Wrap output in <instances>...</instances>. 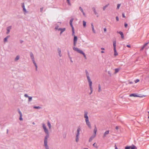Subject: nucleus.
<instances>
[{"label":"nucleus","mask_w":149,"mask_h":149,"mask_svg":"<svg viewBox=\"0 0 149 149\" xmlns=\"http://www.w3.org/2000/svg\"><path fill=\"white\" fill-rule=\"evenodd\" d=\"M84 118H85V120H88V112L86 111H84Z\"/></svg>","instance_id":"nucleus-6"},{"label":"nucleus","mask_w":149,"mask_h":149,"mask_svg":"<svg viewBox=\"0 0 149 149\" xmlns=\"http://www.w3.org/2000/svg\"><path fill=\"white\" fill-rule=\"evenodd\" d=\"M65 30V28H60L58 29V31H61L60 34L61 35L64 31Z\"/></svg>","instance_id":"nucleus-10"},{"label":"nucleus","mask_w":149,"mask_h":149,"mask_svg":"<svg viewBox=\"0 0 149 149\" xmlns=\"http://www.w3.org/2000/svg\"><path fill=\"white\" fill-rule=\"evenodd\" d=\"M86 125L88 126L89 128L91 129V123L89 121V120H85Z\"/></svg>","instance_id":"nucleus-9"},{"label":"nucleus","mask_w":149,"mask_h":149,"mask_svg":"<svg viewBox=\"0 0 149 149\" xmlns=\"http://www.w3.org/2000/svg\"><path fill=\"white\" fill-rule=\"evenodd\" d=\"M22 7L23 8H25V6L24 3H23L22 5Z\"/></svg>","instance_id":"nucleus-54"},{"label":"nucleus","mask_w":149,"mask_h":149,"mask_svg":"<svg viewBox=\"0 0 149 149\" xmlns=\"http://www.w3.org/2000/svg\"><path fill=\"white\" fill-rule=\"evenodd\" d=\"M113 49L114 51V55L115 56H116L118 55V53L117 52L116 49V41H114L113 42Z\"/></svg>","instance_id":"nucleus-4"},{"label":"nucleus","mask_w":149,"mask_h":149,"mask_svg":"<svg viewBox=\"0 0 149 149\" xmlns=\"http://www.w3.org/2000/svg\"><path fill=\"white\" fill-rule=\"evenodd\" d=\"M101 52L102 53H103L104 52L103 51H102Z\"/></svg>","instance_id":"nucleus-63"},{"label":"nucleus","mask_w":149,"mask_h":149,"mask_svg":"<svg viewBox=\"0 0 149 149\" xmlns=\"http://www.w3.org/2000/svg\"><path fill=\"white\" fill-rule=\"evenodd\" d=\"M115 128L116 130H118V126H116Z\"/></svg>","instance_id":"nucleus-56"},{"label":"nucleus","mask_w":149,"mask_h":149,"mask_svg":"<svg viewBox=\"0 0 149 149\" xmlns=\"http://www.w3.org/2000/svg\"><path fill=\"white\" fill-rule=\"evenodd\" d=\"M77 36H74V40L73 41L77 42Z\"/></svg>","instance_id":"nucleus-24"},{"label":"nucleus","mask_w":149,"mask_h":149,"mask_svg":"<svg viewBox=\"0 0 149 149\" xmlns=\"http://www.w3.org/2000/svg\"><path fill=\"white\" fill-rule=\"evenodd\" d=\"M117 33L120 34L121 35V38L122 39H123L124 38V36L123 35V33L122 31H117Z\"/></svg>","instance_id":"nucleus-13"},{"label":"nucleus","mask_w":149,"mask_h":149,"mask_svg":"<svg viewBox=\"0 0 149 149\" xmlns=\"http://www.w3.org/2000/svg\"><path fill=\"white\" fill-rule=\"evenodd\" d=\"M115 149H118L116 145H115Z\"/></svg>","instance_id":"nucleus-57"},{"label":"nucleus","mask_w":149,"mask_h":149,"mask_svg":"<svg viewBox=\"0 0 149 149\" xmlns=\"http://www.w3.org/2000/svg\"><path fill=\"white\" fill-rule=\"evenodd\" d=\"M10 37L9 36H7L4 39V42H7V39Z\"/></svg>","instance_id":"nucleus-23"},{"label":"nucleus","mask_w":149,"mask_h":149,"mask_svg":"<svg viewBox=\"0 0 149 149\" xmlns=\"http://www.w3.org/2000/svg\"><path fill=\"white\" fill-rule=\"evenodd\" d=\"M68 56H70V53L68 51Z\"/></svg>","instance_id":"nucleus-59"},{"label":"nucleus","mask_w":149,"mask_h":149,"mask_svg":"<svg viewBox=\"0 0 149 149\" xmlns=\"http://www.w3.org/2000/svg\"><path fill=\"white\" fill-rule=\"evenodd\" d=\"M98 91L99 92H100L101 91V86L100 84H99L98 85Z\"/></svg>","instance_id":"nucleus-28"},{"label":"nucleus","mask_w":149,"mask_h":149,"mask_svg":"<svg viewBox=\"0 0 149 149\" xmlns=\"http://www.w3.org/2000/svg\"><path fill=\"white\" fill-rule=\"evenodd\" d=\"M73 49L74 50L77 51L79 53L82 54L84 56L85 58L86 59L87 58L85 54L82 50H80L79 48L75 47H73Z\"/></svg>","instance_id":"nucleus-2"},{"label":"nucleus","mask_w":149,"mask_h":149,"mask_svg":"<svg viewBox=\"0 0 149 149\" xmlns=\"http://www.w3.org/2000/svg\"><path fill=\"white\" fill-rule=\"evenodd\" d=\"M68 57L70 59H72V57L71 56H69Z\"/></svg>","instance_id":"nucleus-62"},{"label":"nucleus","mask_w":149,"mask_h":149,"mask_svg":"<svg viewBox=\"0 0 149 149\" xmlns=\"http://www.w3.org/2000/svg\"><path fill=\"white\" fill-rule=\"evenodd\" d=\"M120 4H118L117 5V9H119V8L120 6Z\"/></svg>","instance_id":"nucleus-39"},{"label":"nucleus","mask_w":149,"mask_h":149,"mask_svg":"<svg viewBox=\"0 0 149 149\" xmlns=\"http://www.w3.org/2000/svg\"><path fill=\"white\" fill-rule=\"evenodd\" d=\"M18 113L20 115V116H22V113L21 112V111H19Z\"/></svg>","instance_id":"nucleus-49"},{"label":"nucleus","mask_w":149,"mask_h":149,"mask_svg":"<svg viewBox=\"0 0 149 149\" xmlns=\"http://www.w3.org/2000/svg\"><path fill=\"white\" fill-rule=\"evenodd\" d=\"M30 56L31 59L32 60L33 62V61H35L34 55L32 52H30Z\"/></svg>","instance_id":"nucleus-7"},{"label":"nucleus","mask_w":149,"mask_h":149,"mask_svg":"<svg viewBox=\"0 0 149 149\" xmlns=\"http://www.w3.org/2000/svg\"><path fill=\"white\" fill-rule=\"evenodd\" d=\"M22 116H20L19 119L20 120H23V119L22 118Z\"/></svg>","instance_id":"nucleus-41"},{"label":"nucleus","mask_w":149,"mask_h":149,"mask_svg":"<svg viewBox=\"0 0 149 149\" xmlns=\"http://www.w3.org/2000/svg\"><path fill=\"white\" fill-rule=\"evenodd\" d=\"M57 50L59 56H60V57H61L62 55L61 54V49L58 48Z\"/></svg>","instance_id":"nucleus-16"},{"label":"nucleus","mask_w":149,"mask_h":149,"mask_svg":"<svg viewBox=\"0 0 149 149\" xmlns=\"http://www.w3.org/2000/svg\"><path fill=\"white\" fill-rule=\"evenodd\" d=\"M131 149H137V148L135 146L133 145L132 146H131Z\"/></svg>","instance_id":"nucleus-25"},{"label":"nucleus","mask_w":149,"mask_h":149,"mask_svg":"<svg viewBox=\"0 0 149 149\" xmlns=\"http://www.w3.org/2000/svg\"><path fill=\"white\" fill-rule=\"evenodd\" d=\"M33 64H34V65L35 66V67H36V68H38V66L36 64V63L35 62V61H33Z\"/></svg>","instance_id":"nucleus-32"},{"label":"nucleus","mask_w":149,"mask_h":149,"mask_svg":"<svg viewBox=\"0 0 149 149\" xmlns=\"http://www.w3.org/2000/svg\"><path fill=\"white\" fill-rule=\"evenodd\" d=\"M29 98V102H31L32 99V97H31L29 96L28 97Z\"/></svg>","instance_id":"nucleus-36"},{"label":"nucleus","mask_w":149,"mask_h":149,"mask_svg":"<svg viewBox=\"0 0 149 149\" xmlns=\"http://www.w3.org/2000/svg\"><path fill=\"white\" fill-rule=\"evenodd\" d=\"M18 113L20 115V116H22V113L21 112V111H19Z\"/></svg>","instance_id":"nucleus-50"},{"label":"nucleus","mask_w":149,"mask_h":149,"mask_svg":"<svg viewBox=\"0 0 149 149\" xmlns=\"http://www.w3.org/2000/svg\"><path fill=\"white\" fill-rule=\"evenodd\" d=\"M72 36H75V35H74V28H72Z\"/></svg>","instance_id":"nucleus-29"},{"label":"nucleus","mask_w":149,"mask_h":149,"mask_svg":"<svg viewBox=\"0 0 149 149\" xmlns=\"http://www.w3.org/2000/svg\"><path fill=\"white\" fill-rule=\"evenodd\" d=\"M126 46L129 48H130L131 47V46L130 45H127Z\"/></svg>","instance_id":"nucleus-55"},{"label":"nucleus","mask_w":149,"mask_h":149,"mask_svg":"<svg viewBox=\"0 0 149 149\" xmlns=\"http://www.w3.org/2000/svg\"><path fill=\"white\" fill-rule=\"evenodd\" d=\"M11 28H12V26H8L7 27L6 30H7V32H6V34H8L9 33V32L10 31V30H11Z\"/></svg>","instance_id":"nucleus-8"},{"label":"nucleus","mask_w":149,"mask_h":149,"mask_svg":"<svg viewBox=\"0 0 149 149\" xmlns=\"http://www.w3.org/2000/svg\"><path fill=\"white\" fill-rule=\"evenodd\" d=\"M70 61L71 63H73V61L72 59H70Z\"/></svg>","instance_id":"nucleus-64"},{"label":"nucleus","mask_w":149,"mask_h":149,"mask_svg":"<svg viewBox=\"0 0 149 149\" xmlns=\"http://www.w3.org/2000/svg\"><path fill=\"white\" fill-rule=\"evenodd\" d=\"M116 19L117 21H119V18L118 16L116 17Z\"/></svg>","instance_id":"nucleus-48"},{"label":"nucleus","mask_w":149,"mask_h":149,"mask_svg":"<svg viewBox=\"0 0 149 149\" xmlns=\"http://www.w3.org/2000/svg\"><path fill=\"white\" fill-rule=\"evenodd\" d=\"M81 130V127L80 126H79L78 127L77 131V134H76V142H78L79 140V134H80V132Z\"/></svg>","instance_id":"nucleus-3"},{"label":"nucleus","mask_w":149,"mask_h":149,"mask_svg":"<svg viewBox=\"0 0 149 149\" xmlns=\"http://www.w3.org/2000/svg\"><path fill=\"white\" fill-rule=\"evenodd\" d=\"M79 8L81 12H83L84 11L82 8L81 6L79 7Z\"/></svg>","instance_id":"nucleus-37"},{"label":"nucleus","mask_w":149,"mask_h":149,"mask_svg":"<svg viewBox=\"0 0 149 149\" xmlns=\"http://www.w3.org/2000/svg\"><path fill=\"white\" fill-rule=\"evenodd\" d=\"M92 31L94 33H95V31L94 29V28H92Z\"/></svg>","instance_id":"nucleus-43"},{"label":"nucleus","mask_w":149,"mask_h":149,"mask_svg":"<svg viewBox=\"0 0 149 149\" xmlns=\"http://www.w3.org/2000/svg\"><path fill=\"white\" fill-rule=\"evenodd\" d=\"M139 80L138 79H137L135 81V82L136 83L138 82L139 81Z\"/></svg>","instance_id":"nucleus-45"},{"label":"nucleus","mask_w":149,"mask_h":149,"mask_svg":"<svg viewBox=\"0 0 149 149\" xmlns=\"http://www.w3.org/2000/svg\"><path fill=\"white\" fill-rule=\"evenodd\" d=\"M148 42L146 43L144 45H143L141 49H140L141 51L143 50V49L146 47V46L148 44Z\"/></svg>","instance_id":"nucleus-14"},{"label":"nucleus","mask_w":149,"mask_h":149,"mask_svg":"<svg viewBox=\"0 0 149 149\" xmlns=\"http://www.w3.org/2000/svg\"><path fill=\"white\" fill-rule=\"evenodd\" d=\"M95 135H93L91 136L89 139V142H91L92 141V140L93 139V138H94L95 137Z\"/></svg>","instance_id":"nucleus-21"},{"label":"nucleus","mask_w":149,"mask_h":149,"mask_svg":"<svg viewBox=\"0 0 149 149\" xmlns=\"http://www.w3.org/2000/svg\"><path fill=\"white\" fill-rule=\"evenodd\" d=\"M20 58V56L19 55H17L16 58L15 59V61H17V60H18Z\"/></svg>","instance_id":"nucleus-22"},{"label":"nucleus","mask_w":149,"mask_h":149,"mask_svg":"<svg viewBox=\"0 0 149 149\" xmlns=\"http://www.w3.org/2000/svg\"><path fill=\"white\" fill-rule=\"evenodd\" d=\"M33 108L35 109H40L41 107L40 106H34Z\"/></svg>","instance_id":"nucleus-26"},{"label":"nucleus","mask_w":149,"mask_h":149,"mask_svg":"<svg viewBox=\"0 0 149 149\" xmlns=\"http://www.w3.org/2000/svg\"><path fill=\"white\" fill-rule=\"evenodd\" d=\"M122 16L124 18H125V14L123 13L122 14Z\"/></svg>","instance_id":"nucleus-47"},{"label":"nucleus","mask_w":149,"mask_h":149,"mask_svg":"<svg viewBox=\"0 0 149 149\" xmlns=\"http://www.w3.org/2000/svg\"><path fill=\"white\" fill-rule=\"evenodd\" d=\"M131 146H126L125 147V149H130L131 148Z\"/></svg>","instance_id":"nucleus-35"},{"label":"nucleus","mask_w":149,"mask_h":149,"mask_svg":"<svg viewBox=\"0 0 149 149\" xmlns=\"http://www.w3.org/2000/svg\"><path fill=\"white\" fill-rule=\"evenodd\" d=\"M82 13H83V15L84 16H85V13L83 11V12H82Z\"/></svg>","instance_id":"nucleus-60"},{"label":"nucleus","mask_w":149,"mask_h":149,"mask_svg":"<svg viewBox=\"0 0 149 149\" xmlns=\"http://www.w3.org/2000/svg\"><path fill=\"white\" fill-rule=\"evenodd\" d=\"M77 42L73 41V44L74 46H75L76 45V43Z\"/></svg>","instance_id":"nucleus-44"},{"label":"nucleus","mask_w":149,"mask_h":149,"mask_svg":"<svg viewBox=\"0 0 149 149\" xmlns=\"http://www.w3.org/2000/svg\"><path fill=\"white\" fill-rule=\"evenodd\" d=\"M42 126L44 131L46 134L44 140V146L45 147V149H49V146L48 145V139L49 137V131L47 128L45 124L44 123H42Z\"/></svg>","instance_id":"nucleus-1"},{"label":"nucleus","mask_w":149,"mask_h":149,"mask_svg":"<svg viewBox=\"0 0 149 149\" xmlns=\"http://www.w3.org/2000/svg\"><path fill=\"white\" fill-rule=\"evenodd\" d=\"M93 146L95 147V148H98V146H97V144L96 143H94L93 144Z\"/></svg>","instance_id":"nucleus-30"},{"label":"nucleus","mask_w":149,"mask_h":149,"mask_svg":"<svg viewBox=\"0 0 149 149\" xmlns=\"http://www.w3.org/2000/svg\"><path fill=\"white\" fill-rule=\"evenodd\" d=\"M85 72L86 73V75L89 84L92 83V81H91V79L90 78L89 73L86 70H85Z\"/></svg>","instance_id":"nucleus-5"},{"label":"nucleus","mask_w":149,"mask_h":149,"mask_svg":"<svg viewBox=\"0 0 149 149\" xmlns=\"http://www.w3.org/2000/svg\"><path fill=\"white\" fill-rule=\"evenodd\" d=\"M101 50H104V48H102V47L101 48Z\"/></svg>","instance_id":"nucleus-61"},{"label":"nucleus","mask_w":149,"mask_h":149,"mask_svg":"<svg viewBox=\"0 0 149 149\" xmlns=\"http://www.w3.org/2000/svg\"><path fill=\"white\" fill-rule=\"evenodd\" d=\"M109 133V130H107L104 133V135H103V137H106L107 135Z\"/></svg>","instance_id":"nucleus-19"},{"label":"nucleus","mask_w":149,"mask_h":149,"mask_svg":"<svg viewBox=\"0 0 149 149\" xmlns=\"http://www.w3.org/2000/svg\"><path fill=\"white\" fill-rule=\"evenodd\" d=\"M73 20H74V19L73 18H71L70 19V25L72 27V28H74L73 25H72V22H73Z\"/></svg>","instance_id":"nucleus-12"},{"label":"nucleus","mask_w":149,"mask_h":149,"mask_svg":"<svg viewBox=\"0 0 149 149\" xmlns=\"http://www.w3.org/2000/svg\"><path fill=\"white\" fill-rule=\"evenodd\" d=\"M20 42L21 43H22V42H23V41L22 40H20Z\"/></svg>","instance_id":"nucleus-58"},{"label":"nucleus","mask_w":149,"mask_h":149,"mask_svg":"<svg viewBox=\"0 0 149 149\" xmlns=\"http://www.w3.org/2000/svg\"><path fill=\"white\" fill-rule=\"evenodd\" d=\"M47 125L48 126L49 129H51L52 126L51 123L49 121H48L47 123Z\"/></svg>","instance_id":"nucleus-18"},{"label":"nucleus","mask_w":149,"mask_h":149,"mask_svg":"<svg viewBox=\"0 0 149 149\" xmlns=\"http://www.w3.org/2000/svg\"><path fill=\"white\" fill-rule=\"evenodd\" d=\"M130 96L134 97H139V96L137 95H136L135 93H132V94H131L130 95Z\"/></svg>","instance_id":"nucleus-17"},{"label":"nucleus","mask_w":149,"mask_h":149,"mask_svg":"<svg viewBox=\"0 0 149 149\" xmlns=\"http://www.w3.org/2000/svg\"><path fill=\"white\" fill-rule=\"evenodd\" d=\"M58 27H59L58 26V25H57L55 27V30H58V29H59V28H58Z\"/></svg>","instance_id":"nucleus-33"},{"label":"nucleus","mask_w":149,"mask_h":149,"mask_svg":"<svg viewBox=\"0 0 149 149\" xmlns=\"http://www.w3.org/2000/svg\"><path fill=\"white\" fill-rule=\"evenodd\" d=\"M66 1H67V2L68 5L70 6H71V4L70 3V0H66Z\"/></svg>","instance_id":"nucleus-27"},{"label":"nucleus","mask_w":149,"mask_h":149,"mask_svg":"<svg viewBox=\"0 0 149 149\" xmlns=\"http://www.w3.org/2000/svg\"><path fill=\"white\" fill-rule=\"evenodd\" d=\"M83 22L84 26L85 27L86 25V22L84 21H83Z\"/></svg>","instance_id":"nucleus-34"},{"label":"nucleus","mask_w":149,"mask_h":149,"mask_svg":"<svg viewBox=\"0 0 149 149\" xmlns=\"http://www.w3.org/2000/svg\"><path fill=\"white\" fill-rule=\"evenodd\" d=\"M104 32H105L107 31V29L106 28H104Z\"/></svg>","instance_id":"nucleus-53"},{"label":"nucleus","mask_w":149,"mask_h":149,"mask_svg":"<svg viewBox=\"0 0 149 149\" xmlns=\"http://www.w3.org/2000/svg\"><path fill=\"white\" fill-rule=\"evenodd\" d=\"M97 132V127H96V125H95V128L93 130L94 133V134L93 135H95V136H96Z\"/></svg>","instance_id":"nucleus-15"},{"label":"nucleus","mask_w":149,"mask_h":149,"mask_svg":"<svg viewBox=\"0 0 149 149\" xmlns=\"http://www.w3.org/2000/svg\"><path fill=\"white\" fill-rule=\"evenodd\" d=\"M24 96L25 97H28V98L29 97V96H28L27 94H25L24 95Z\"/></svg>","instance_id":"nucleus-42"},{"label":"nucleus","mask_w":149,"mask_h":149,"mask_svg":"<svg viewBox=\"0 0 149 149\" xmlns=\"http://www.w3.org/2000/svg\"><path fill=\"white\" fill-rule=\"evenodd\" d=\"M92 10H93V11L94 12V14H95V15H97L98 14H97V13L96 11L95 8V7H93L92 8Z\"/></svg>","instance_id":"nucleus-20"},{"label":"nucleus","mask_w":149,"mask_h":149,"mask_svg":"<svg viewBox=\"0 0 149 149\" xmlns=\"http://www.w3.org/2000/svg\"><path fill=\"white\" fill-rule=\"evenodd\" d=\"M43 10V8H40V11L42 12Z\"/></svg>","instance_id":"nucleus-51"},{"label":"nucleus","mask_w":149,"mask_h":149,"mask_svg":"<svg viewBox=\"0 0 149 149\" xmlns=\"http://www.w3.org/2000/svg\"><path fill=\"white\" fill-rule=\"evenodd\" d=\"M127 24L126 23H125V24H124V26H125V27H127Z\"/></svg>","instance_id":"nucleus-46"},{"label":"nucleus","mask_w":149,"mask_h":149,"mask_svg":"<svg viewBox=\"0 0 149 149\" xmlns=\"http://www.w3.org/2000/svg\"><path fill=\"white\" fill-rule=\"evenodd\" d=\"M92 83L89 84L90 89L91 90V92L90 93H89L90 95L93 92V88H92Z\"/></svg>","instance_id":"nucleus-11"},{"label":"nucleus","mask_w":149,"mask_h":149,"mask_svg":"<svg viewBox=\"0 0 149 149\" xmlns=\"http://www.w3.org/2000/svg\"><path fill=\"white\" fill-rule=\"evenodd\" d=\"M109 5V4L106 5L103 7V10H105L106 8Z\"/></svg>","instance_id":"nucleus-31"},{"label":"nucleus","mask_w":149,"mask_h":149,"mask_svg":"<svg viewBox=\"0 0 149 149\" xmlns=\"http://www.w3.org/2000/svg\"><path fill=\"white\" fill-rule=\"evenodd\" d=\"M119 69L118 68L115 69V72L116 73L118 72L119 71Z\"/></svg>","instance_id":"nucleus-38"},{"label":"nucleus","mask_w":149,"mask_h":149,"mask_svg":"<svg viewBox=\"0 0 149 149\" xmlns=\"http://www.w3.org/2000/svg\"><path fill=\"white\" fill-rule=\"evenodd\" d=\"M91 26L92 28H94V26H93V23H91Z\"/></svg>","instance_id":"nucleus-52"},{"label":"nucleus","mask_w":149,"mask_h":149,"mask_svg":"<svg viewBox=\"0 0 149 149\" xmlns=\"http://www.w3.org/2000/svg\"><path fill=\"white\" fill-rule=\"evenodd\" d=\"M23 10L24 12L26 13H28V12L26 11V9L25 8H23Z\"/></svg>","instance_id":"nucleus-40"}]
</instances>
